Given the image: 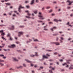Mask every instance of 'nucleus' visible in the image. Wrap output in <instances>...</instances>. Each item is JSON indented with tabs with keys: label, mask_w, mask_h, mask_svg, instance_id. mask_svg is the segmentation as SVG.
I'll use <instances>...</instances> for the list:
<instances>
[{
	"label": "nucleus",
	"mask_w": 73,
	"mask_h": 73,
	"mask_svg": "<svg viewBox=\"0 0 73 73\" xmlns=\"http://www.w3.org/2000/svg\"><path fill=\"white\" fill-rule=\"evenodd\" d=\"M39 15H38V17L39 19H41V20L44 19V17H43V16L42 15L41 13H39Z\"/></svg>",
	"instance_id": "1"
},
{
	"label": "nucleus",
	"mask_w": 73,
	"mask_h": 73,
	"mask_svg": "<svg viewBox=\"0 0 73 73\" xmlns=\"http://www.w3.org/2000/svg\"><path fill=\"white\" fill-rule=\"evenodd\" d=\"M0 33H1V35L2 36H4L5 35V33H4V31L3 30L0 31Z\"/></svg>",
	"instance_id": "2"
},
{
	"label": "nucleus",
	"mask_w": 73,
	"mask_h": 73,
	"mask_svg": "<svg viewBox=\"0 0 73 73\" xmlns=\"http://www.w3.org/2000/svg\"><path fill=\"white\" fill-rule=\"evenodd\" d=\"M24 8V7H23V6H22L21 5H20L19 6V12H21V10L20 9H21V8Z\"/></svg>",
	"instance_id": "3"
},
{
	"label": "nucleus",
	"mask_w": 73,
	"mask_h": 73,
	"mask_svg": "<svg viewBox=\"0 0 73 73\" xmlns=\"http://www.w3.org/2000/svg\"><path fill=\"white\" fill-rule=\"evenodd\" d=\"M67 2H68L69 4H68V5H70L72 3H73V1H70L68 0Z\"/></svg>",
	"instance_id": "4"
},
{
	"label": "nucleus",
	"mask_w": 73,
	"mask_h": 73,
	"mask_svg": "<svg viewBox=\"0 0 73 73\" xmlns=\"http://www.w3.org/2000/svg\"><path fill=\"white\" fill-rule=\"evenodd\" d=\"M21 35H23V33L22 32H20L18 34V36L19 37H20Z\"/></svg>",
	"instance_id": "5"
},
{
	"label": "nucleus",
	"mask_w": 73,
	"mask_h": 73,
	"mask_svg": "<svg viewBox=\"0 0 73 73\" xmlns=\"http://www.w3.org/2000/svg\"><path fill=\"white\" fill-rule=\"evenodd\" d=\"M27 15L28 16H26V17H27V18H30V16L31 15L30 14H29L28 13Z\"/></svg>",
	"instance_id": "6"
},
{
	"label": "nucleus",
	"mask_w": 73,
	"mask_h": 73,
	"mask_svg": "<svg viewBox=\"0 0 73 73\" xmlns=\"http://www.w3.org/2000/svg\"><path fill=\"white\" fill-rule=\"evenodd\" d=\"M52 44H56V45H60V43H59L58 42H52Z\"/></svg>",
	"instance_id": "7"
},
{
	"label": "nucleus",
	"mask_w": 73,
	"mask_h": 73,
	"mask_svg": "<svg viewBox=\"0 0 73 73\" xmlns=\"http://www.w3.org/2000/svg\"><path fill=\"white\" fill-rule=\"evenodd\" d=\"M0 57H3V58L4 59H5L6 58V57H5L4 55L2 54H1L0 55Z\"/></svg>",
	"instance_id": "8"
},
{
	"label": "nucleus",
	"mask_w": 73,
	"mask_h": 73,
	"mask_svg": "<svg viewBox=\"0 0 73 73\" xmlns=\"http://www.w3.org/2000/svg\"><path fill=\"white\" fill-rule=\"evenodd\" d=\"M25 60L27 62H29V63H32V62L28 60V59H25Z\"/></svg>",
	"instance_id": "9"
},
{
	"label": "nucleus",
	"mask_w": 73,
	"mask_h": 73,
	"mask_svg": "<svg viewBox=\"0 0 73 73\" xmlns=\"http://www.w3.org/2000/svg\"><path fill=\"white\" fill-rule=\"evenodd\" d=\"M69 69H73V65H71V66L69 68Z\"/></svg>",
	"instance_id": "10"
},
{
	"label": "nucleus",
	"mask_w": 73,
	"mask_h": 73,
	"mask_svg": "<svg viewBox=\"0 0 73 73\" xmlns=\"http://www.w3.org/2000/svg\"><path fill=\"white\" fill-rule=\"evenodd\" d=\"M47 26V25H46V26L44 27V30L45 31H48V29H45V28Z\"/></svg>",
	"instance_id": "11"
},
{
	"label": "nucleus",
	"mask_w": 73,
	"mask_h": 73,
	"mask_svg": "<svg viewBox=\"0 0 73 73\" xmlns=\"http://www.w3.org/2000/svg\"><path fill=\"white\" fill-rule=\"evenodd\" d=\"M56 27H53V28H52L51 29L52 31H53L54 29H56Z\"/></svg>",
	"instance_id": "12"
},
{
	"label": "nucleus",
	"mask_w": 73,
	"mask_h": 73,
	"mask_svg": "<svg viewBox=\"0 0 73 73\" xmlns=\"http://www.w3.org/2000/svg\"><path fill=\"white\" fill-rule=\"evenodd\" d=\"M13 59L14 60V61H18V60L16 58H13Z\"/></svg>",
	"instance_id": "13"
},
{
	"label": "nucleus",
	"mask_w": 73,
	"mask_h": 73,
	"mask_svg": "<svg viewBox=\"0 0 73 73\" xmlns=\"http://www.w3.org/2000/svg\"><path fill=\"white\" fill-rule=\"evenodd\" d=\"M15 44H12L11 45V47L12 48H14V47H15Z\"/></svg>",
	"instance_id": "14"
},
{
	"label": "nucleus",
	"mask_w": 73,
	"mask_h": 73,
	"mask_svg": "<svg viewBox=\"0 0 73 73\" xmlns=\"http://www.w3.org/2000/svg\"><path fill=\"white\" fill-rule=\"evenodd\" d=\"M23 68V66H20L19 67H17V69H20V68Z\"/></svg>",
	"instance_id": "15"
},
{
	"label": "nucleus",
	"mask_w": 73,
	"mask_h": 73,
	"mask_svg": "<svg viewBox=\"0 0 73 73\" xmlns=\"http://www.w3.org/2000/svg\"><path fill=\"white\" fill-rule=\"evenodd\" d=\"M4 62V60H2L0 59V62Z\"/></svg>",
	"instance_id": "16"
},
{
	"label": "nucleus",
	"mask_w": 73,
	"mask_h": 73,
	"mask_svg": "<svg viewBox=\"0 0 73 73\" xmlns=\"http://www.w3.org/2000/svg\"><path fill=\"white\" fill-rule=\"evenodd\" d=\"M37 22H38V23H44V22H42V21H38V20L37 21Z\"/></svg>",
	"instance_id": "17"
},
{
	"label": "nucleus",
	"mask_w": 73,
	"mask_h": 73,
	"mask_svg": "<svg viewBox=\"0 0 73 73\" xmlns=\"http://www.w3.org/2000/svg\"><path fill=\"white\" fill-rule=\"evenodd\" d=\"M43 58H48V57H47V56H46L45 55H43Z\"/></svg>",
	"instance_id": "18"
},
{
	"label": "nucleus",
	"mask_w": 73,
	"mask_h": 73,
	"mask_svg": "<svg viewBox=\"0 0 73 73\" xmlns=\"http://www.w3.org/2000/svg\"><path fill=\"white\" fill-rule=\"evenodd\" d=\"M66 25H69V26H70V27H72V26L71 25H69V22H68L66 24Z\"/></svg>",
	"instance_id": "19"
},
{
	"label": "nucleus",
	"mask_w": 73,
	"mask_h": 73,
	"mask_svg": "<svg viewBox=\"0 0 73 73\" xmlns=\"http://www.w3.org/2000/svg\"><path fill=\"white\" fill-rule=\"evenodd\" d=\"M34 3V0H33L31 2V4H33Z\"/></svg>",
	"instance_id": "20"
},
{
	"label": "nucleus",
	"mask_w": 73,
	"mask_h": 73,
	"mask_svg": "<svg viewBox=\"0 0 73 73\" xmlns=\"http://www.w3.org/2000/svg\"><path fill=\"white\" fill-rule=\"evenodd\" d=\"M49 72L51 73H53V72H52V70H49Z\"/></svg>",
	"instance_id": "21"
},
{
	"label": "nucleus",
	"mask_w": 73,
	"mask_h": 73,
	"mask_svg": "<svg viewBox=\"0 0 73 73\" xmlns=\"http://www.w3.org/2000/svg\"><path fill=\"white\" fill-rule=\"evenodd\" d=\"M54 21H56V22H58V20L57 19H54Z\"/></svg>",
	"instance_id": "22"
},
{
	"label": "nucleus",
	"mask_w": 73,
	"mask_h": 73,
	"mask_svg": "<svg viewBox=\"0 0 73 73\" xmlns=\"http://www.w3.org/2000/svg\"><path fill=\"white\" fill-rule=\"evenodd\" d=\"M60 39H61V40H64V38L62 37H60Z\"/></svg>",
	"instance_id": "23"
},
{
	"label": "nucleus",
	"mask_w": 73,
	"mask_h": 73,
	"mask_svg": "<svg viewBox=\"0 0 73 73\" xmlns=\"http://www.w3.org/2000/svg\"><path fill=\"white\" fill-rule=\"evenodd\" d=\"M14 29V26H12V28L11 29Z\"/></svg>",
	"instance_id": "24"
},
{
	"label": "nucleus",
	"mask_w": 73,
	"mask_h": 73,
	"mask_svg": "<svg viewBox=\"0 0 73 73\" xmlns=\"http://www.w3.org/2000/svg\"><path fill=\"white\" fill-rule=\"evenodd\" d=\"M7 37H11V35H10L9 33L7 35Z\"/></svg>",
	"instance_id": "25"
},
{
	"label": "nucleus",
	"mask_w": 73,
	"mask_h": 73,
	"mask_svg": "<svg viewBox=\"0 0 73 73\" xmlns=\"http://www.w3.org/2000/svg\"><path fill=\"white\" fill-rule=\"evenodd\" d=\"M63 66H64V65H67V64L66 63H65L62 64Z\"/></svg>",
	"instance_id": "26"
},
{
	"label": "nucleus",
	"mask_w": 73,
	"mask_h": 73,
	"mask_svg": "<svg viewBox=\"0 0 73 73\" xmlns=\"http://www.w3.org/2000/svg\"><path fill=\"white\" fill-rule=\"evenodd\" d=\"M49 61H50V62H52V61H53V60L50 59L49 60Z\"/></svg>",
	"instance_id": "27"
},
{
	"label": "nucleus",
	"mask_w": 73,
	"mask_h": 73,
	"mask_svg": "<svg viewBox=\"0 0 73 73\" xmlns=\"http://www.w3.org/2000/svg\"><path fill=\"white\" fill-rule=\"evenodd\" d=\"M0 65H1V66H4V64L1 63Z\"/></svg>",
	"instance_id": "28"
},
{
	"label": "nucleus",
	"mask_w": 73,
	"mask_h": 73,
	"mask_svg": "<svg viewBox=\"0 0 73 73\" xmlns=\"http://www.w3.org/2000/svg\"><path fill=\"white\" fill-rule=\"evenodd\" d=\"M5 4H7V5H10V3H6Z\"/></svg>",
	"instance_id": "29"
},
{
	"label": "nucleus",
	"mask_w": 73,
	"mask_h": 73,
	"mask_svg": "<svg viewBox=\"0 0 73 73\" xmlns=\"http://www.w3.org/2000/svg\"><path fill=\"white\" fill-rule=\"evenodd\" d=\"M9 70H13V68H10Z\"/></svg>",
	"instance_id": "30"
},
{
	"label": "nucleus",
	"mask_w": 73,
	"mask_h": 73,
	"mask_svg": "<svg viewBox=\"0 0 73 73\" xmlns=\"http://www.w3.org/2000/svg\"><path fill=\"white\" fill-rule=\"evenodd\" d=\"M0 26H1V27H4V26H5V25L3 24H2V25H0Z\"/></svg>",
	"instance_id": "31"
},
{
	"label": "nucleus",
	"mask_w": 73,
	"mask_h": 73,
	"mask_svg": "<svg viewBox=\"0 0 73 73\" xmlns=\"http://www.w3.org/2000/svg\"><path fill=\"white\" fill-rule=\"evenodd\" d=\"M49 8H50V7L49 6L47 7H46V9H49Z\"/></svg>",
	"instance_id": "32"
},
{
	"label": "nucleus",
	"mask_w": 73,
	"mask_h": 73,
	"mask_svg": "<svg viewBox=\"0 0 73 73\" xmlns=\"http://www.w3.org/2000/svg\"><path fill=\"white\" fill-rule=\"evenodd\" d=\"M35 55L36 56H38V54H37V52H35Z\"/></svg>",
	"instance_id": "33"
},
{
	"label": "nucleus",
	"mask_w": 73,
	"mask_h": 73,
	"mask_svg": "<svg viewBox=\"0 0 73 73\" xmlns=\"http://www.w3.org/2000/svg\"><path fill=\"white\" fill-rule=\"evenodd\" d=\"M10 40H13V38H12V37H10Z\"/></svg>",
	"instance_id": "34"
},
{
	"label": "nucleus",
	"mask_w": 73,
	"mask_h": 73,
	"mask_svg": "<svg viewBox=\"0 0 73 73\" xmlns=\"http://www.w3.org/2000/svg\"><path fill=\"white\" fill-rule=\"evenodd\" d=\"M2 38L3 39V40H5V38L4 37V36H2Z\"/></svg>",
	"instance_id": "35"
},
{
	"label": "nucleus",
	"mask_w": 73,
	"mask_h": 73,
	"mask_svg": "<svg viewBox=\"0 0 73 73\" xmlns=\"http://www.w3.org/2000/svg\"><path fill=\"white\" fill-rule=\"evenodd\" d=\"M14 12L16 13H17V15H19V13H17V11H14Z\"/></svg>",
	"instance_id": "36"
},
{
	"label": "nucleus",
	"mask_w": 73,
	"mask_h": 73,
	"mask_svg": "<svg viewBox=\"0 0 73 73\" xmlns=\"http://www.w3.org/2000/svg\"><path fill=\"white\" fill-rule=\"evenodd\" d=\"M58 54V53L57 52L54 53V54H55V55L56 54Z\"/></svg>",
	"instance_id": "37"
},
{
	"label": "nucleus",
	"mask_w": 73,
	"mask_h": 73,
	"mask_svg": "<svg viewBox=\"0 0 73 73\" xmlns=\"http://www.w3.org/2000/svg\"><path fill=\"white\" fill-rule=\"evenodd\" d=\"M27 8H30V6H26Z\"/></svg>",
	"instance_id": "38"
},
{
	"label": "nucleus",
	"mask_w": 73,
	"mask_h": 73,
	"mask_svg": "<svg viewBox=\"0 0 73 73\" xmlns=\"http://www.w3.org/2000/svg\"><path fill=\"white\" fill-rule=\"evenodd\" d=\"M37 10H36L34 11L35 13L36 14L37 13Z\"/></svg>",
	"instance_id": "39"
},
{
	"label": "nucleus",
	"mask_w": 73,
	"mask_h": 73,
	"mask_svg": "<svg viewBox=\"0 0 73 73\" xmlns=\"http://www.w3.org/2000/svg\"><path fill=\"white\" fill-rule=\"evenodd\" d=\"M62 40H60V42L61 43H62V42H63V41H62Z\"/></svg>",
	"instance_id": "40"
},
{
	"label": "nucleus",
	"mask_w": 73,
	"mask_h": 73,
	"mask_svg": "<svg viewBox=\"0 0 73 73\" xmlns=\"http://www.w3.org/2000/svg\"><path fill=\"white\" fill-rule=\"evenodd\" d=\"M58 57H60V56H61V55L60 54H58Z\"/></svg>",
	"instance_id": "41"
},
{
	"label": "nucleus",
	"mask_w": 73,
	"mask_h": 73,
	"mask_svg": "<svg viewBox=\"0 0 73 73\" xmlns=\"http://www.w3.org/2000/svg\"><path fill=\"white\" fill-rule=\"evenodd\" d=\"M61 70L62 72H64V71H65V70H64V69H62Z\"/></svg>",
	"instance_id": "42"
},
{
	"label": "nucleus",
	"mask_w": 73,
	"mask_h": 73,
	"mask_svg": "<svg viewBox=\"0 0 73 73\" xmlns=\"http://www.w3.org/2000/svg\"><path fill=\"white\" fill-rule=\"evenodd\" d=\"M31 41H32V40L30 39V41H28L27 42H31Z\"/></svg>",
	"instance_id": "43"
},
{
	"label": "nucleus",
	"mask_w": 73,
	"mask_h": 73,
	"mask_svg": "<svg viewBox=\"0 0 73 73\" xmlns=\"http://www.w3.org/2000/svg\"><path fill=\"white\" fill-rule=\"evenodd\" d=\"M3 50H4V51H7V50L6 49H3Z\"/></svg>",
	"instance_id": "44"
},
{
	"label": "nucleus",
	"mask_w": 73,
	"mask_h": 73,
	"mask_svg": "<svg viewBox=\"0 0 73 73\" xmlns=\"http://www.w3.org/2000/svg\"><path fill=\"white\" fill-rule=\"evenodd\" d=\"M49 24H52L53 23L52 22H49Z\"/></svg>",
	"instance_id": "45"
},
{
	"label": "nucleus",
	"mask_w": 73,
	"mask_h": 73,
	"mask_svg": "<svg viewBox=\"0 0 73 73\" xmlns=\"http://www.w3.org/2000/svg\"><path fill=\"white\" fill-rule=\"evenodd\" d=\"M31 65L32 66H35V65H34L33 64H31Z\"/></svg>",
	"instance_id": "46"
},
{
	"label": "nucleus",
	"mask_w": 73,
	"mask_h": 73,
	"mask_svg": "<svg viewBox=\"0 0 73 73\" xmlns=\"http://www.w3.org/2000/svg\"><path fill=\"white\" fill-rule=\"evenodd\" d=\"M2 45H3L2 47H4V45H5V44H2Z\"/></svg>",
	"instance_id": "47"
},
{
	"label": "nucleus",
	"mask_w": 73,
	"mask_h": 73,
	"mask_svg": "<svg viewBox=\"0 0 73 73\" xmlns=\"http://www.w3.org/2000/svg\"><path fill=\"white\" fill-rule=\"evenodd\" d=\"M52 12V10H50L49 11V13H50L51 12Z\"/></svg>",
	"instance_id": "48"
},
{
	"label": "nucleus",
	"mask_w": 73,
	"mask_h": 73,
	"mask_svg": "<svg viewBox=\"0 0 73 73\" xmlns=\"http://www.w3.org/2000/svg\"><path fill=\"white\" fill-rule=\"evenodd\" d=\"M54 69H55V68H52V70H54Z\"/></svg>",
	"instance_id": "49"
},
{
	"label": "nucleus",
	"mask_w": 73,
	"mask_h": 73,
	"mask_svg": "<svg viewBox=\"0 0 73 73\" xmlns=\"http://www.w3.org/2000/svg\"><path fill=\"white\" fill-rule=\"evenodd\" d=\"M66 68H68L69 67V65H67L66 66Z\"/></svg>",
	"instance_id": "50"
},
{
	"label": "nucleus",
	"mask_w": 73,
	"mask_h": 73,
	"mask_svg": "<svg viewBox=\"0 0 73 73\" xmlns=\"http://www.w3.org/2000/svg\"><path fill=\"white\" fill-rule=\"evenodd\" d=\"M50 65H53V63H50Z\"/></svg>",
	"instance_id": "51"
},
{
	"label": "nucleus",
	"mask_w": 73,
	"mask_h": 73,
	"mask_svg": "<svg viewBox=\"0 0 73 73\" xmlns=\"http://www.w3.org/2000/svg\"><path fill=\"white\" fill-rule=\"evenodd\" d=\"M70 16L71 17H73V14H71L70 15Z\"/></svg>",
	"instance_id": "52"
},
{
	"label": "nucleus",
	"mask_w": 73,
	"mask_h": 73,
	"mask_svg": "<svg viewBox=\"0 0 73 73\" xmlns=\"http://www.w3.org/2000/svg\"><path fill=\"white\" fill-rule=\"evenodd\" d=\"M16 43L18 44H20V43H19L18 42H16Z\"/></svg>",
	"instance_id": "53"
},
{
	"label": "nucleus",
	"mask_w": 73,
	"mask_h": 73,
	"mask_svg": "<svg viewBox=\"0 0 73 73\" xmlns=\"http://www.w3.org/2000/svg\"><path fill=\"white\" fill-rule=\"evenodd\" d=\"M49 68L50 69H52V66H50Z\"/></svg>",
	"instance_id": "54"
},
{
	"label": "nucleus",
	"mask_w": 73,
	"mask_h": 73,
	"mask_svg": "<svg viewBox=\"0 0 73 73\" xmlns=\"http://www.w3.org/2000/svg\"><path fill=\"white\" fill-rule=\"evenodd\" d=\"M23 66H25V67L26 66V65L25 64H23Z\"/></svg>",
	"instance_id": "55"
},
{
	"label": "nucleus",
	"mask_w": 73,
	"mask_h": 73,
	"mask_svg": "<svg viewBox=\"0 0 73 73\" xmlns=\"http://www.w3.org/2000/svg\"><path fill=\"white\" fill-rule=\"evenodd\" d=\"M56 64L57 65H59V63H58V62H57Z\"/></svg>",
	"instance_id": "56"
},
{
	"label": "nucleus",
	"mask_w": 73,
	"mask_h": 73,
	"mask_svg": "<svg viewBox=\"0 0 73 73\" xmlns=\"http://www.w3.org/2000/svg\"><path fill=\"white\" fill-rule=\"evenodd\" d=\"M9 48H12V45H11V46H9Z\"/></svg>",
	"instance_id": "57"
},
{
	"label": "nucleus",
	"mask_w": 73,
	"mask_h": 73,
	"mask_svg": "<svg viewBox=\"0 0 73 73\" xmlns=\"http://www.w3.org/2000/svg\"><path fill=\"white\" fill-rule=\"evenodd\" d=\"M36 3H38V0H36Z\"/></svg>",
	"instance_id": "58"
},
{
	"label": "nucleus",
	"mask_w": 73,
	"mask_h": 73,
	"mask_svg": "<svg viewBox=\"0 0 73 73\" xmlns=\"http://www.w3.org/2000/svg\"><path fill=\"white\" fill-rule=\"evenodd\" d=\"M47 56H50V55H49L48 54H46Z\"/></svg>",
	"instance_id": "59"
},
{
	"label": "nucleus",
	"mask_w": 73,
	"mask_h": 73,
	"mask_svg": "<svg viewBox=\"0 0 73 73\" xmlns=\"http://www.w3.org/2000/svg\"><path fill=\"white\" fill-rule=\"evenodd\" d=\"M58 38H56V41H58Z\"/></svg>",
	"instance_id": "60"
},
{
	"label": "nucleus",
	"mask_w": 73,
	"mask_h": 73,
	"mask_svg": "<svg viewBox=\"0 0 73 73\" xmlns=\"http://www.w3.org/2000/svg\"><path fill=\"white\" fill-rule=\"evenodd\" d=\"M40 69H43V67H40Z\"/></svg>",
	"instance_id": "61"
},
{
	"label": "nucleus",
	"mask_w": 73,
	"mask_h": 73,
	"mask_svg": "<svg viewBox=\"0 0 73 73\" xmlns=\"http://www.w3.org/2000/svg\"><path fill=\"white\" fill-rule=\"evenodd\" d=\"M59 60H60V61H61V62L62 61H63L62 60V59H60Z\"/></svg>",
	"instance_id": "62"
},
{
	"label": "nucleus",
	"mask_w": 73,
	"mask_h": 73,
	"mask_svg": "<svg viewBox=\"0 0 73 73\" xmlns=\"http://www.w3.org/2000/svg\"><path fill=\"white\" fill-rule=\"evenodd\" d=\"M44 9H45L44 7L43 8H42V10H44Z\"/></svg>",
	"instance_id": "63"
},
{
	"label": "nucleus",
	"mask_w": 73,
	"mask_h": 73,
	"mask_svg": "<svg viewBox=\"0 0 73 73\" xmlns=\"http://www.w3.org/2000/svg\"><path fill=\"white\" fill-rule=\"evenodd\" d=\"M58 21H59L61 22V21H62V20H58Z\"/></svg>",
	"instance_id": "64"
}]
</instances>
